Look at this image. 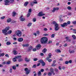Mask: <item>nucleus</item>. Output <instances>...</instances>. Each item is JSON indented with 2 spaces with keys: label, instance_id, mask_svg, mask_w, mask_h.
<instances>
[{
  "label": "nucleus",
  "instance_id": "25",
  "mask_svg": "<svg viewBox=\"0 0 76 76\" xmlns=\"http://www.w3.org/2000/svg\"><path fill=\"white\" fill-rule=\"evenodd\" d=\"M12 34V31L10 30L7 32V34Z\"/></svg>",
  "mask_w": 76,
  "mask_h": 76
},
{
  "label": "nucleus",
  "instance_id": "55",
  "mask_svg": "<svg viewBox=\"0 0 76 76\" xmlns=\"http://www.w3.org/2000/svg\"><path fill=\"white\" fill-rule=\"evenodd\" d=\"M4 18H5V17H4V16L3 17H1V19H4Z\"/></svg>",
  "mask_w": 76,
  "mask_h": 76
},
{
  "label": "nucleus",
  "instance_id": "2",
  "mask_svg": "<svg viewBox=\"0 0 76 76\" xmlns=\"http://www.w3.org/2000/svg\"><path fill=\"white\" fill-rule=\"evenodd\" d=\"M14 1H15V0H6L5 1L4 4L6 5H10V4L9 3L11 4L13 3Z\"/></svg>",
  "mask_w": 76,
  "mask_h": 76
},
{
  "label": "nucleus",
  "instance_id": "62",
  "mask_svg": "<svg viewBox=\"0 0 76 76\" xmlns=\"http://www.w3.org/2000/svg\"><path fill=\"white\" fill-rule=\"evenodd\" d=\"M40 32H39V31H38L37 32V35H39V34H40Z\"/></svg>",
  "mask_w": 76,
  "mask_h": 76
},
{
  "label": "nucleus",
  "instance_id": "63",
  "mask_svg": "<svg viewBox=\"0 0 76 76\" xmlns=\"http://www.w3.org/2000/svg\"><path fill=\"white\" fill-rule=\"evenodd\" d=\"M72 23H73V24H76V21H75L72 22Z\"/></svg>",
  "mask_w": 76,
  "mask_h": 76
},
{
  "label": "nucleus",
  "instance_id": "30",
  "mask_svg": "<svg viewBox=\"0 0 76 76\" xmlns=\"http://www.w3.org/2000/svg\"><path fill=\"white\" fill-rule=\"evenodd\" d=\"M12 68L13 70H16V67L15 66H12Z\"/></svg>",
  "mask_w": 76,
  "mask_h": 76
},
{
  "label": "nucleus",
  "instance_id": "10",
  "mask_svg": "<svg viewBox=\"0 0 76 76\" xmlns=\"http://www.w3.org/2000/svg\"><path fill=\"white\" fill-rule=\"evenodd\" d=\"M52 24L53 25H55V26H58V25L57 24V22L54 21L52 22Z\"/></svg>",
  "mask_w": 76,
  "mask_h": 76
},
{
  "label": "nucleus",
  "instance_id": "1",
  "mask_svg": "<svg viewBox=\"0 0 76 76\" xmlns=\"http://www.w3.org/2000/svg\"><path fill=\"white\" fill-rule=\"evenodd\" d=\"M40 41L42 44H46L48 42V39L46 37H42Z\"/></svg>",
  "mask_w": 76,
  "mask_h": 76
},
{
  "label": "nucleus",
  "instance_id": "46",
  "mask_svg": "<svg viewBox=\"0 0 76 76\" xmlns=\"http://www.w3.org/2000/svg\"><path fill=\"white\" fill-rule=\"evenodd\" d=\"M54 71H55L56 72H58V69H57V68H55L54 69Z\"/></svg>",
  "mask_w": 76,
  "mask_h": 76
},
{
  "label": "nucleus",
  "instance_id": "56",
  "mask_svg": "<svg viewBox=\"0 0 76 76\" xmlns=\"http://www.w3.org/2000/svg\"><path fill=\"white\" fill-rule=\"evenodd\" d=\"M33 3L34 4H37V1H33Z\"/></svg>",
  "mask_w": 76,
  "mask_h": 76
},
{
  "label": "nucleus",
  "instance_id": "60",
  "mask_svg": "<svg viewBox=\"0 0 76 76\" xmlns=\"http://www.w3.org/2000/svg\"><path fill=\"white\" fill-rule=\"evenodd\" d=\"M40 56H44V53H41L40 54Z\"/></svg>",
  "mask_w": 76,
  "mask_h": 76
},
{
  "label": "nucleus",
  "instance_id": "4",
  "mask_svg": "<svg viewBox=\"0 0 76 76\" xmlns=\"http://www.w3.org/2000/svg\"><path fill=\"white\" fill-rule=\"evenodd\" d=\"M61 26L62 28H64V27L67 26V23H64L63 24H61Z\"/></svg>",
  "mask_w": 76,
  "mask_h": 76
},
{
  "label": "nucleus",
  "instance_id": "39",
  "mask_svg": "<svg viewBox=\"0 0 76 76\" xmlns=\"http://www.w3.org/2000/svg\"><path fill=\"white\" fill-rule=\"evenodd\" d=\"M67 8L68 10H70L72 9V8L70 7H68Z\"/></svg>",
  "mask_w": 76,
  "mask_h": 76
},
{
  "label": "nucleus",
  "instance_id": "14",
  "mask_svg": "<svg viewBox=\"0 0 76 76\" xmlns=\"http://www.w3.org/2000/svg\"><path fill=\"white\" fill-rule=\"evenodd\" d=\"M23 47H27L29 46V44H23L22 45Z\"/></svg>",
  "mask_w": 76,
  "mask_h": 76
},
{
  "label": "nucleus",
  "instance_id": "31",
  "mask_svg": "<svg viewBox=\"0 0 76 76\" xmlns=\"http://www.w3.org/2000/svg\"><path fill=\"white\" fill-rule=\"evenodd\" d=\"M38 76H41V71H39L38 73Z\"/></svg>",
  "mask_w": 76,
  "mask_h": 76
},
{
  "label": "nucleus",
  "instance_id": "64",
  "mask_svg": "<svg viewBox=\"0 0 76 76\" xmlns=\"http://www.w3.org/2000/svg\"><path fill=\"white\" fill-rule=\"evenodd\" d=\"M64 47H67V44L66 43L64 45Z\"/></svg>",
  "mask_w": 76,
  "mask_h": 76
},
{
  "label": "nucleus",
  "instance_id": "23",
  "mask_svg": "<svg viewBox=\"0 0 76 76\" xmlns=\"http://www.w3.org/2000/svg\"><path fill=\"white\" fill-rule=\"evenodd\" d=\"M21 57H22V56H15V58H20Z\"/></svg>",
  "mask_w": 76,
  "mask_h": 76
},
{
  "label": "nucleus",
  "instance_id": "53",
  "mask_svg": "<svg viewBox=\"0 0 76 76\" xmlns=\"http://www.w3.org/2000/svg\"><path fill=\"white\" fill-rule=\"evenodd\" d=\"M56 66V64H52V66H53L54 67V66Z\"/></svg>",
  "mask_w": 76,
  "mask_h": 76
},
{
  "label": "nucleus",
  "instance_id": "57",
  "mask_svg": "<svg viewBox=\"0 0 76 76\" xmlns=\"http://www.w3.org/2000/svg\"><path fill=\"white\" fill-rule=\"evenodd\" d=\"M44 30L46 31H48V29H47V28H45L44 29Z\"/></svg>",
  "mask_w": 76,
  "mask_h": 76
},
{
  "label": "nucleus",
  "instance_id": "8",
  "mask_svg": "<svg viewBox=\"0 0 76 76\" xmlns=\"http://www.w3.org/2000/svg\"><path fill=\"white\" fill-rule=\"evenodd\" d=\"M23 17V16L22 15L20 18V20L21 21H22V22H23V21H24L25 20V19L24 18H22Z\"/></svg>",
  "mask_w": 76,
  "mask_h": 76
},
{
  "label": "nucleus",
  "instance_id": "33",
  "mask_svg": "<svg viewBox=\"0 0 76 76\" xmlns=\"http://www.w3.org/2000/svg\"><path fill=\"white\" fill-rule=\"evenodd\" d=\"M6 44L7 45H10V44H11V43L10 42H7Z\"/></svg>",
  "mask_w": 76,
  "mask_h": 76
},
{
  "label": "nucleus",
  "instance_id": "24",
  "mask_svg": "<svg viewBox=\"0 0 76 76\" xmlns=\"http://www.w3.org/2000/svg\"><path fill=\"white\" fill-rule=\"evenodd\" d=\"M23 61V59H22L21 58H20L18 60L19 62H21V61Z\"/></svg>",
  "mask_w": 76,
  "mask_h": 76
},
{
  "label": "nucleus",
  "instance_id": "22",
  "mask_svg": "<svg viewBox=\"0 0 76 76\" xmlns=\"http://www.w3.org/2000/svg\"><path fill=\"white\" fill-rule=\"evenodd\" d=\"M69 51L70 54H71V53H75V51H74L73 50H72V51H71L70 50V49L69 50Z\"/></svg>",
  "mask_w": 76,
  "mask_h": 76
},
{
  "label": "nucleus",
  "instance_id": "51",
  "mask_svg": "<svg viewBox=\"0 0 76 76\" xmlns=\"http://www.w3.org/2000/svg\"><path fill=\"white\" fill-rule=\"evenodd\" d=\"M67 25H70V21H68L67 22Z\"/></svg>",
  "mask_w": 76,
  "mask_h": 76
},
{
  "label": "nucleus",
  "instance_id": "41",
  "mask_svg": "<svg viewBox=\"0 0 76 76\" xmlns=\"http://www.w3.org/2000/svg\"><path fill=\"white\" fill-rule=\"evenodd\" d=\"M32 25V23H30L28 24L27 25V26H31Z\"/></svg>",
  "mask_w": 76,
  "mask_h": 76
},
{
  "label": "nucleus",
  "instance_id": "15",
  "mask_svg": "<svg viewBox=\"0 0 76 76\" xmlns=\"http://www.w3.org/2000/svg\"><path fill=\"white\" fill-rule=\"evenodd\" d=\"M12 21V19L10 18H9L7 19V22L8 23H9V22H10Z\"/></svg>",
  "mask_w": 76,
  "mask_h": 76
},
{
  "label": "nucleus",
  "instance_id": "35",
  "mask_svg": "<svg viewBox=\"0 0 76 76\" xmlns=\"http://www.w3.org/2000/svg\"><path fill=\"white\" fill-rule=\"evenodd\" d=\"M16 57H15V58H14L13 59V61L14 62H15L16 61Z\"/></svg>",
  "mask_w": 76,
  "mask_h": 76
},
{
  "label": "nucleus",
  "instance_id": "37",
  "mask_svg": "<svg viewBox=\"0 0 76 76\" xmlns=\"http://www.w3.org/2000/svg\"><path fill=\"white\" fill-rule=\"evenodd\" d=\"M10 63H11V62L10 61H8L7 63V64H10Z\"/></svg>",
  "mask_w": 76,
  "mask_h": 76
},
{
  "label": "nucleus",
  "instance_id": "43",
  "mask_svg": "<svg viewBox=\"0 0 76 76\" xmlns=\"http://www.w3.org/2000/svg\"><path fill=\"white\" fill-rule=\"evenodd\" d=\"M54 36H55L54 34H52L51 36V38H54Z\"/></svg>",
  "mask_w": 76,
  "mask_h": 76
},
{
  "label": "nucleus",
  "instance_id": "59",
  "mask_svg": "<svg viewBox=\"0 0 76 76\" xmlns=\"http://www.w3.org/2000/svg\"><path fill=\"white\" fill-rule=\"evenodd\" d=\"M69 63V61H66L65 62V64H68Z\"/></svg>",
  "mask_w": 76,
  "mask_h": 76
},
{
  "label": "nucleus",
  "instance_id": "54",
  "mask_svg": "<svg viewBox=\"0 0 76 76\" xmlns=\"http://www.w3.org/2000/svg\"><path fill=\"white\" fill-rule=\"evenodd\" d=\"M5 56L7 57H8V58H9V56L7 54H6Z\"/></svg>",
  "mask_w": 76,
  "mask_h": 76
},
{
  "label": "nucleus",
  "instance_id": "50",
  "mask_svg": "<svg viewBox=\"0 0 76 76\" xmlns=\"http://www.w3.org/2000/svg\"><path fill=\"white\" fill-rule=\"evenodd\" d=\"M58 69L59 70H61V66H59L58 67Z\"/></svg>",
  "mask_w": 76,
  "mask_h": 76
},
{
  "label": "nucleus",
  "instance_id": "58",
  "mask_svg": "<svg viewBox=\"0 0 76 76\" xmlns=\"http://www.w3.org/2000/svg\"><path fill=\"white\" fill-rule=\"evenodd\" d=\"M69 63H72V60H70L68 61Z\"/></svg>",
  "mask_w": 76,
  "mask_h": 76
},
{
  "label": "nucleus",
  "instance_id": "26",
  "mask_svg": "<svg viewBox=\"0 0 76 76\" xmlns=\"http://www.w3.org/2000/svg\"><path fill=\"white\" fill-rule=\"evenodd\" d=\"M56 51V52H58V53H61V51L59 49H56L55 50Z\"/></svg>",
  "mask_w": 76,
  "mask_h": 76
},
{
  "label": "nucleus",
  "instance_id": "18",
  "mask_svg": "<svg viewBox=\"0 0 76 76\" xmlns=\"http://www.w3.org/2000/svg\"><path fill=\"white\" fill-rule=\"evenodd\" d=\"M16 12H15L13 11V12H12V16H13V17L15 16H16Z\"/></svg>",
  "mask_w": 76,
  "mask_h": 76
},
{
  "label": "nucleus",
  "instance_id": "16",
  "mask_svg": "<svg viewBox=\"0 0 76 76\" xmlns=\"http://www.w3.org/2000/svg\"><path fill=\"white\" fill-rule=\"evenodd\" d=\"M28 4H29V2H26L24 4V6H25L26 7L27 6V5H28Z\"/></svg>",
  "mask_w": 76,
  "mask_h": 76
},
{
  "label": "nucleus",
  "instance_id": "36",
  "mask_svg": "<svg viewBox=\"0 0 76 76\" xmlns=\"http://www.w3.org/2000/svg\"><path fill=\"white\" fill-rule=\"evenodd\" d=\"M42 66H44L45 64V63L44 62H43V63H42Z\"/></svg>",
  "mask_w": 76,
  "mask_h": 76
},
{
  "label": "nucleus",
  "instance_id": "3",
  "mask_svg": "<svg viewBox=\"0 0 76 76\" xmlns=\"http://www.w3.org/2000/svg\"><path fill=\"white\" fill-rule=\"evenodd\" d=\"M16 34L18 37H21L22 36V32L21 31L18 30Z\"/></svg>",
  "mask_w": 76,
  "mask_h": 76
},
{
  "label": "nucleus",
  "instance_id": "52",
  "mask_svg": "<svg viewBox=\"0 0 76 76\" xmlns=\"http://www.w3.org/2000/svg\"><path fill=\"white\" fill-rule=\"evenodd\" d=\"M55 11H56V9H55V8H53V9L52 11V12L54 13V12H55Z\"/></svg>",
  "mask_w": 76,
  "mask_h": 76
},
{
  "label": "nucleus",
  "instance_id": "28",
  "mask_svg": "<svg viewBox=\"0 0 76 76\" xmlns=\"http://www.w3.org/2000/svg\"><path fill=\"white\" fill-rule=\"evenodd\" d=\"M50 71L51 73H53L54 72V69H50Z\"/></svg>",
  "mask_w": 76,
  "mask_h": 76
},
{
  "label": "nucleus",
  "instance_id": "42",
  "mask_svg": "<svg viewBox=\"0 0 76 76\" xmlns=\"http://www.w3.org/2000/svg\"><path fill=\"white\" fill-rule=\"evenodd\" d=\"M33 22H36V18H33Z\"/></svg>",
  "mask_w": 76,
  "mask_h": 76
},
{
  "label": "nucleus",
  "instance_id": "45",
  "mask_svg": "<svg viewBox=\"0 0 76 76\" xmlns=\"http://www.w3.org/2000/svg\"><path fill=\"white\" fill-rule=\"evenodd\" d=\"M37 67V65L35 64V65H34L32 66V68H35V67Z\"/></svg>",
  "mask_w": 76,
  "mask_h": 76
},
{
  "label": "nucleus",
  "instance_id": "44",
  "mask_svg": "<svg viewBox=\"0 0 76 76\" xmlns=\"http://www.w3.org/2000/svg\"><path fill=\"white\" fill-rule=\"evenodd\" d=\"M43 35L45 37L46 36H48V35H49V34H45Z\"/></svg>",
  "mask_w": 76,
  "mask_h": 76
},
{
  "label": "nucleus",
  "instance_id": "6",
  "mask_svg": "<svg viewBox=\"0 0 76 76\" xmlns=\"http://www.w3.org/2000/svg\"><path fill=\"white\" fill-rule=\"evenodd\" d=\"M2 33H3V34H4L5 35H7V31L5 30V29H3L2 30Z\"/></svg>",
  "mask_w": 76,
  "mask_h": 76
},
{
  "label": "nucleus",
  "instance_id": "9",
  "mask_svg": "<svg viewBox=\"0 0 76 76\" xmlns=\"http://www.w3.org/2000/svg\"><path fill=\"white\" fill-rule=\"evenodd\" d=\"M65 38L66 39V41H68V42H70V41H71V40L70 39H69V38H70V37H67Z\"/></svg>",
  "mask_w": 76,
  "mask_h": 76
},
{
  "label": "nucleus",
  "instance_id": "38",
  "mask_svg": "<svg viewBox=\"0 0 76 76\" xmlns=\"http://www.w3.org/2000/svg\"><path fill=\"white\" fill-rule=\"evenodd\" d=\"M33 60L34 61H37L38 60V58H34Z\"/></svg>",
  "mask_w": 76,
  "mask_h": 76
},
{
  "label": "nucleus",
  "instance_id": "17",
  "mask_svg": "<svg viewBox=\"0 0 76 76\" xmlns=\"http://www.w3.org/2000/svg\"><path fill=\"white\" fill-rule=\"evenodd\" d=\"M42 52L43 53H45L47 52V49L44 48Z\"/></svg>",
  "mask_w": 76,
  "mask_h": 76
},
{
  "label": "nucleus",
  "instance_id": "29",
  "mask_svg": "<svg viewBox=\"0 0 76 76\" xmlns=\"http://www.w3.org/2000/svg\"><path fill=\"white\" fill-rule=\"evenodd\" d=\"M31 6H34V2L33 1L30 2Z\"/></svg>",
  "mask_w": 76,
  "mask_h": 76
},
{
  "label": "nucleus",
  "instance_id": "27",
  "mask_svg": "<svg viewBox=\"0 0 76 76\" xmlns=\"http://www.w3.org/2000/svg\"><path fill=\"white\" fill-rule=\"evenodd\" d=\"M25 61H27V62H29V61L30 60L29 59H28V58H25Z\"/></svg>",
  "mask_w": 76,
  "mask_h": 76
},
{
  "label": "nucleus",
  "instance_id": "13",
  "mask_svg": "<svg viewBox=\"0 0 76 76\" xmlns=\"http://www.w3.org/2000/svg\"><path fill=\"white\" fill-rule=\"evenodd\" d=\"M38 15L39 16H44L45 15V14H42V12H40L38 14Z\"/></svg>",
  "mask_w": 76,
  "mask_h": 76
},
{
  "label": "nucleus",
  "instance_id": "47",
  "mask_svg": "<svg viewBox=\"0 0 76 76\" xmlns=\"http://www.w3.org/2000/svg\"><path fill=\"white\" fill-rule=\"evenodd\" d=\"M31 12H32V9H29L28 10V12L29 13H31Z\"/></svg>",
  "mask_w": 76,
  "mask_h": 76
},
{
  "label": "nucleus",
  "instance_id": "5",
  "mask_svg": "<svg viewBox=\"0 0 76 76\" xmlns=\"http://www.w3.org/2000/svg\"><path fill=\"white\" fill-rule=\"evenodd\" d=\"M41 45L40 44H38L37 45L36 47V48L37 50H39L41 49Z\"/></svg>",
  "mask_w": 76,
  "mask_h": 76
},
{
  "label": "nucleus",
  "instance_id": "34",
  "mask_svg": "<svg viewBox=\"0 0 76 76\" xmlns=\"http://www.w3.org/2000/svg\"><path fill=\"white\" fill-rule=\"evenodd\" d=\"M48 76H51L52 75V72H49L48 74Z\"/></svg>",
  "mask_w": 76,
  "mask_h": 76
},
{
  "label": "nucleus",
  "instance_id": "19",
  "mask_svg": "<svg viewBox=\"0 0 76 76\" xmlns=\"http://www.w3.org/2000/svg\"><path fill=\"white\" fill-rule=\"evenodd\" d=\"M13 53L14 55H16L17 54H18V52L16 50H14L13 51Z\"/></svg>",
  "mask_w": 76,
  "mask_h": 76
},
{
  "label": "nucleus",
  "instance_id": "49",
  "mask_svg": "<svg viewBox=\"0 0 76 76\" xmlns=\"http://www.w3.org/2000/svg\"><path fill=\"white\" fill-rule=\"evenodd\" d=\"M12 70L13 69L12 68H11L10 70V73H12Z\"/></svg>",
  "mask_w": 76,
  "mask_h": 76
},
{
  "label": "nucleus",
  "instance_id": "20",
  "mask_svg": "<svg viewBox=\"0 0 76 76\" xmlns=\"http://www.w3.org/2000/svg\"><path fill=\"white\" fill-rule=\"evenodd\" d=\"M9 29H10V27L9 26H7V27L5 28V29L6 30V31H9Z\"/></svg>",
  "mask_w": 76,
  "mask_h": 76
},
{
  "label": "nucleus",
  "instance_id": "21",
  "mask_svg": "<svg viewBox=\"0 0 76 76\" xmlns=\"http://www.w3.org/2000/svg\"><path fill=\"white\" fill-rule=\"evenodd\" d=\"M38 62H39V63H40L42 64V63H43V62H44V61L41 59H40L38 61Z\"/></svg>",
  "mask_w": 76,
  "mask_h": 76
},
{
  "label": "nucleus",
  "instance_id": "48",
  "mask_svg": "<svg viewBox=\"0 0 76 76\" xmlns=\"http://www.w3.org/2000/svg\"><path fill=\"white\" fill-rule=\"evenodd\" d=\"M30 13H28V14L27 15V18H28V17H29V16H30Z\"/></svg>",
  "mask_w": 76,
  "mask_h": 76
},
{
  "label": "nucleus",
  "instance_id": "32",
  "mask_svg": "<svg viewBox=\"0 0 76 76\" xmlns=\"http://www.w3.org/2000/svg\"><path fill=\"white\" fill-rule=\"evenodd\" d=\"M26 72V75H28V74H29L30 72V70L27 71Z\"/></svg>",
  "mask_w": 76,
  "mask_h": 76
},
{
  "label": "nucleus",
  "instance_id": "61",
  "mask_svg": "<svg viewBox=\"0 0 76 76\" xmlns=\"http://www.w3.org/2000/svg\"><path fill=\"white\" fill-rule=\"evenodd\" d=\"M48 60L49 62H51V61H52V59H50L49 60L48 59Z\"/></svg>",
  "mask_w": 76,
  "mask_h": 76
},
{
  "label": "nucleus",
  "instance_id": "40",
  "mask_svg": "<svg viewBox=\"0 0 76 76\" xmlns=\"http://www.w3.org/2000/svg\"><path fill=\"white\" fill-rule=\"evenodd\" d=\"M72 37L74 39H76V36H75V35H73L72 36Z\"/></svg>",
  "mask_w": 76,
  "mask_h": 76
},
{
  "label": "nucleus",
  "instance_id": "7",
  "mask_svg": "<svg viewBox=\"0 0 76 76\" xmlns=\"http://www.w3.org/2000/svg\"><path fill=\"white\" fill-rule=\"evenodd\" d=\"M51 56H52V54L51 53H49L48 54L49 57H48L46 58V60H48L50 58H51Z\"/></svg>",
  "mask_w": 76,
  "mask_h": 76
},
{
  "label": "nucleus",
  "instance_id": "11",
  "mask_svg": "<svg viewBox=\"0 0 76 76\" xmlns=\"http://www.w3.org/2000/svg\"><path fill=\"white\" fill-rule=\"evenodd\" d=\"M59 28V27H58V26H55V30L56 31H57L58 30V29Z\"/></svg>",
  "mask_w": 76,
  "mask_h": 76
},
{
  "label": "nucleus",
  "instance_id": "12",
  "mask_svg": "<svg viewBox=\"0 0 76 76\" xmlns=\"http://www.w3.org/2000/svg\"><path fill=\"white\" fill-rule=\"evenodd\" d=\"M18 42H22L23 41V39L22 38H19L18 39Z\"/></svg>",
  "mask_w": 76,
  "mask_h": 76
}]
</instances>
